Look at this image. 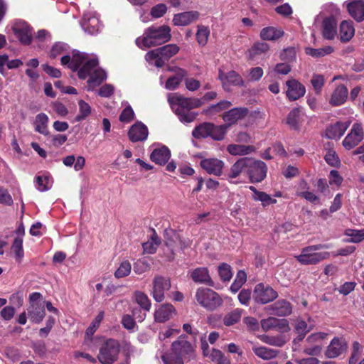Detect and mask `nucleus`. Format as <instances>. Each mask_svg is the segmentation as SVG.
I'll return each mask as SVG.
<instances>
[{
    "label": "nucleus",
    "mask_w": 364,
    "mask_h": 364,
    "mask_svg": "<svg viewBox=\"0 0 364 364\" xmlns=\"http://www.w3.org/2000/svg\"><path fill=\"white\" fill-rule=\"evenodd\" d=\"M171 38V28L166 25H152L144 31L143 36L136 38L135 43L141 49L145 50L164 44Z\"/></svg>",
    "instance_id": "f257e3e1"
},
{
    "label": "nucleus",
    "mask_w": 364,
    "mask_h": 364,
    "mask_svg": "<svg viewBox=\"0 0 364 364\" xmlns=\"http://www.w3.org/2000/svg\"><path fill=\"white\" fill-rule=\"evenodd\" d=\"M328 248L326 244L309 245L302 248L299 255L295 256L296 259L302 265H314L320 262L328 259L330 253L328 252H316V250Z\"/></svg>",
    "instance_id": "f03ea898"
},
{
    "label": "nucleus",
    "mask_w": 364,
    "mask_h": 364,
    "mask_svg": "<svg viewBox=\"0 0 364 364\" xmlns=\"http://www.w3.org/2000/svg\"><path fill=\"white\" fill-rule=\"evenodd\" d=\"M179 49L176 44H167L149 51L145 59L149 63L162 68L171 58L178 53Z\"/></svg>",
    "instance_id": "7ed1b4c3"
},
{
    "label": "nucleus",
    "mask_w": 364,
    "mask_h": 364,
    "mask_svg": "<svg viewBox=\"0 0 364 364\" xmlns=\"http://www.w3.org/2000/svg\"><path fill=\"white\" fill-rule=\"evenodd\" d=\"M197 302L208 311H214L223 304L220 296L209 288L200 287L196 293Z\"/></svg>",
    "instance_id": "20e7f679"
},
{
    "label": "nucleus",
    "mask_w": 364,
    "mask_h": 364,
    "mask_svg": "<svg viewBox=\"0 0 364 364\" xmlns=\"http://www.w3.org/2000/svg\"><path fill=\"white\" fill-rule=\"evenodd\" d=\"M120 352L119 342L112 338L106 340L100 346L97 359L102 364H113Z\"/></svg>",
    "instance_id": "39448f33"
},
{
    "label": "nucleus",
    "mask_w": 364,
    "mask_h": 364,
    "mask_svg": "<svg viewBox=\"0 0 364 364\" xmlns=\"http://www.w3.org/2000/svg\"><path fill=\"white\" fill-rule=\"evenodd\" d=\"M248 164L247 176L250 182L257 183L262 182L267 176V166L261 161L250 157Z\"/></svg>",
    "instance_id": "423d86ee"
},
{
    "label": "nucleus",
    "mask_w": 364,
    "mask_h": 364,
    "mask_svg": "<svg viewBox=\"0 0 364 364\" xmlns=\"http://www.w3.org/2000/svg\"><path fill=\"white\" fill-rule=\"evenodd\" d=\"M278 297V293L272 287L264 283L257 284L254 289L253 299L259 304H266Z\"/></svg>",
    "instance_id": "0eeeda50"
},
{
    "label": "nucleus",
    "mask_w": 364,
    "mask_h": 364,
    "mask_svg": "<svg viewBox=\"0 0 364 364\" xmlns=\"http://www.w3.org/2000/svg\"><path fill=\"white\" fill-rule=\"evenodd\" d=\"M171 348L184 360H190L195 356L194 348L186 336H179L172 343Z\"/></svg>",
    "instance_id": "6e6552de"
},
{
    "label": "nucleus",
    "mask_w": 364,
    "mask_h": 364,
    "mask_svg": "<svg viewBox=\"0 0 364 364\" xmlns=\"http://www.w3.org/2000/svg\"><path fill=\"white\" fill-rule=\"evenodd\" d=\"M153 288L151 296L156 302H161L165 299V291L171 287V279L169 277L156 275L152 282Z\"/></svg>",
    "instance_id": "1a4fd4ad"
},
{
    "label": "nucleus",
    "mask_w": 364,
    "mask_h": 364,
    "mask_svg": "<svg viewBox=\"0 0 364 364\" xmlns=\"http://www.w3.org/2000/svg\"><path fill=\"white\" fill-rule=\"evenodd\" d=\"M364 132L362 125L358 123L353 124L350 132L343 139V146L347 150L355 147L363 139Z\"/></svg>",
    "instance_id": "9d476101"
},
{
    "label": "nucleus",
    "mask_w": 364,
    "mask_h": 364,
    "mask_svg": "<svg viewBox=\"0 0 364 364\" xmlns=\"http://www.w3.org/2000/svg\"><path fill=\"white\" fill-rule=\"evenodd\" d=\"M12 30L19 41L23 45H30L32 42V28L24 21H17Z\"/></svg>",
    "instance_id": "9b49d317"
},
{
    "label": "nucleus",
    "mask_w": 364,
    "mask_h": 364,
    "mask_svg": "<svg viewBox=\"0 0 364 364\" xmlns=\"http://www.w3.org/2000/svg\"><path fill=\"white\" fill-rule=\"evenodd\" d=\"M287 97L290 101H295L303 97L306 93V87L296 79H289L286 81Z\"/></svg>",
    "instance_id": "f8f14e48"
},
{
    "label": "nucleus",
    "mask_w": 364,
    "mask_h": 364,
    "mask_svg": "<svg viewBox=\"0 0 364 364\" xmlns=\"http://www.w3.org/2000/svg\"><path fill=\"white\" fill-rule=\"evenodd\" d=\"M348 343L343 337H335L328 346L325 352L327 358H335L341 355L347 350Z\"/></svg>",
    "instance_id": "ddd939ff"
},
{
    "label": "nucleus",
    "mask_w": 364,
    "mask_h": 364,
    "mask_svg": "<svg viewBox=\"0 0 364 364\" xmlns=\"http://www.w3.org/2000/svg\"><path fill=\"white\" fill-rule=\"evenodd\" d=\"M200 167L208 174L220 176L223 173L224 162L217 158L203 159L200 161Z\"/></svg>",
    "instance_id": "4468645a"
},
{
    "label": "nucleus",
    "mask_w": 364,
    "mask_h": 364,
    "mask_svg": "<svg viewBox=\"0 0 364 364\" xmlns=\"http://www.w3.org/2000/svg\"><path fill=\"white\" fill-rule=\"evenodd\" d=\"M262 329L267 331L274 328L282 333H286L290 331L289 321L285 318H277L275 317H269L261 321Z\"/></svg>",
    "instance_id": "2eb2a0df"
},
{
    "label": "nucleus",
    "mask_w": 364,
    "mask_h": 364,
    "mask_svg": "<svg viewBox=\"0 0 364 364\" xmlns=\"http://www.w3.org/2000/svg\"><path fill=\"white\" fill-rule=\"evenodd\" d=\"M249 113L247 107H235L223 114L222 118L225 122V125L228 128L232 124H236L239 120L245 118Z\"/></svg>",
    "instance_id": "dca6fc26"
},
{
    "label": "nucleus",
    "mask_w": 364,
    "mask_h": 364,
    "mask_svg": "<svg viewBox=\"0 0 364 364\" xmlns=\"http://www.w3.org/2000/svg\"><path fill=\"white\" fill-rule=\"evenodd\" d=\"M218 79L221 81L224 89H227V87L229 85L237 87L245 85L242 77L235 70H230L226 73L220 70L218 73Z\"/></svg>",
    "instance_id": "f3484780"
},
{
    "label": "nucleus",
    "mask_w": 364,
    "mask_h": 364,
    "mask_svg": "<svg viewBox=\"0 0 364 364\" xmlns=\"http://www.w3.org/2000/svg\"><path fill=\"white\" fill-rule=\"evenodd\" d=\"M271 314L284 317L292 313V305L286 299H279L267 308Z\"/></svg>",
    "instance_id": "a211bd4d"
},
{
    "label": "nucleus",
    "mask_w": 364,
    "mask_h": 364,
    "mask_svg": "<svg viewBox=\"0 0 364 364\" xmlns=\"http://www.w3.org/2000/svg\"><path fill=\"white\" fill-rule=\"evenodd\" d=\"M148 134L147 127L141 122L133 124L128 132V136L132 142L145 141L147 139Z\"/></svg>",
    "instance_id": "6ab92c4d"
},
{
    "label": "nucleus",
    "mask_w": 364,
    "mask_h": 364,
    "mask_svg": "<svg viewBox=\"0 0 364 364\" xmlns=\"http://www.w3.org/2000/svg\"><path fill=\"white\" fill-rule=\"evenodd\" d=\"M250 157H242L237 159L230 167L228 173V179H234L237 178L240 174L245 173L247 176L248 164L250 163Z\"/></svg>",
    "instance_id": "aec40b11"
},
{
    "label": "nucleus",
    "mask_w": 364,
    "mask_h": 364,
    "mask_svg": "<svg viewBox=\"0 0 364 364\" xmlns=\"http://www.w3.org/2000/svg\"><path fill=\"white\" fill-rule=\"evenodd\" d=\"M173 100L178 105L177 109H184L185 110H191L194 108L200 107L203 104L201 99L186 97L181 95H176L173 97Z\"/></svg>",
    "instance_id": "412c9836"
},
{
    "label": "nucleus",
    "mask_w": 364,
    "mask_h": 364,
    "mask_svg": "<svg viewBox=\"0 0 364 364\" xmlns=\"http://www.w3.org/2000/svg\"><path fill=\"white\" fill-rule=\"evenodd\" d=\"M200 14L197 11H185L174 15L173 22L174 25L185 26L197 21Z\"/></svg>",
    "instance_id": "4be33fe9"
},
{
    "label": "nucleus",
    "mask_w": 364,
    "mask_h": 364,
    "mask_svg": "<svg viewBox=\"0 0 364 364\" xmlns=\"http://www.w3.org/2000/svg\"><path fill=\"white\" fill-rule=\"evenodd\" d=\"M168 70L174 71L176 74L168 78L165 87L169 90H173L178 87L183 79L188 75V73L186 70L178 67L168 68Z\"/></svg>",
    "instance_id": "5701e85b"
},
{
    "label": "nucleus",
    "mask_w": 364,
    "mask_h": 364,
    "mask_svg": "<svg viewBox=\"0 0 364 364\" xmlns=\"http://www.w3.org/2000/svg\"><path fill=\"white\" fill-rule=\"evenodd\" d=\"M349 126V123L338 121L329 125L326 130V136L331 139H340L345 133Z\"/></svg>",
    "instance_id": "b1692460"
},
{
    "label": "nucleus",
    "mask_w": 364,
    "mask_h": 364,
    "mask_svg": "<svg viewBox=\"0 0 364 364\" xmlns=\"http://www.w3.org/2000/svg\"><path fill=\"white\" fill-rule=\"evenodd\" d=\"M348 95V90L346 86L343 84L339 85L333 90L329 103L333 107L341 106L346 102Z\"/></svg>",
    "instance_id": "393cba45"
},
{
    "label": "nucleus",
    "mask_w": 364,
    "mask_h": 364,
    "mask_svg": "<svg viewBox=\"0 0 364 364\" xmlns=\"http://www.w3.org/2000/svg\"><path fill=\"white\" fill-rule=\"evenodd\" d=\"M27 311L31 321L35 323H41L46 315L44 304H30Z\"/></svg>",
    "instance_id": "a878e982"
},
{
    "label": "nucleus",
    "mask_w": 364,
    "mask_h": 364,
    "mask_svg": "<svg viewBox=\"0 0 364 364\" xmlns=\"http://www.w3.org/2000/svg\"><path fill=\"white\" fill-rule=\"evenodd\" d=\"M191 278L196 283L205 284L210 287L214 284L206 267H198L193 269L191 274Z\"/></svg>",
    "instance_id": "bb28decb"
},
{
    "label": "nucleus",
    "mask_w": 364,
    "mask_h": 364,
    "mask_svg": "<svg viewBox=\"0 0 364 364\" xmlns=\"http://www.w3.org/2000/svg\"><path fill=\"white\" fill-rule=\"evenodd\" d=\"M171 157L170 150L165 146L153 150L150 155L151 160L156 164L165 165Z\"/></svg>",
    "instance_id": "cd10ccee"
},
{
    "label": "nucleus",
    "mask_w": 364,
    "mask_h": 364,
    "mask_svg": "<svg viewBox=\"0 0 364 364\" xmlns=\"http://www.w3.org/2000/svg\"><path fill=\"white\" fill-rule=\"evenodd\" d=\"M176 309L172 304H166L161 305L154 313V318L156 322L164 323L169 320L175 314Z\"/></svg>",
    "instance_id": "c85d7f7f"
},
{
    "label": "nucleus",
    "mask_w": 364,
    "mask_h": 364,
    "mask_svg": "<svg viewBox=\"0 0 364 364\" xmlns=\"http://www.w3.org/2000/svg\"><path fill=\"white\" fill-rule=\"evenodd\" d=\"M350 15L358 22L364 20V1L357 0L349 3L347 6Z\"/></svg>",
    "instance_id": "c756f323"
},
{
    "label": "nucleus",
    "mask_w": 364,
    "mask_h": 364,
    "mask_svg": "<svg viewBox=\"0 0 364 364\" xmlns=\"http://www.w3.org/2000/svg\"><path fill=\"white\" fill-rule=\"evenodd\" d=\"M49 118L45 113L38 114L33 122L34 129L36 132L46 136H50V132L48 129Z\"/></svg>",
    "instance_id": "7c9ffc66"
},
{
    "label": "nucleus",
    "mask_w": 364,
    "mask_h": 364,
    "mask_svg": "<svg viewBox=\"0 0 364 364\" xmlns=\"http://www.w3.org/2000/svg\"><path fill=\"white\" fill-rule=\"evenodd\" d=\"M99 61L97 58L87 60L86 62L77 70V76L81 80H85L98 66Z\"/></svg>",
    "instance_id": "2f4dec72"
},
{
    "label": "nucleus",
    "mask_w": 364,
    "mask_h": 364,
    "mask_svg": "<svg viewBox=\"0 0 364 364\" xmlns=\"http://www.w3.org/2000/svg\"><path fill=\"white\" fill-rule=\"evenodd\" d=\"M284 34L283 30L273 26H267L260 31V38L264 41H277Z\"/></svg>",
    "instance_id": "473e14b6"
},
{
    "label": "nucleus",
    "mask_w": 364,
    "mask_h": 364,
    "mask_svg": "<svg viewBox=\"0 0 364 364\" xmlns=\"http://www.w3.org/2000/svg\"><path fill=\"white\" fill-rule=\"evenodd\" d=\"M252 351L257 357L263 360L273 359L279 353V350H278L258 346H254L252 347Z\"/></svg>",
    "instance_id": "72a5a7b5"
},
{
    "label": "nucleus",
    "mask_w": 364,
    "mask_h": 364,
    "mask_svg": "<svg viewBox=\"0 0 364 364\" xmlns=\"http://www.w3.org/2000/svg\"><path fill=\"white\" fill-rule=\"evenodd\" d=\"M355 29L352 21H343L340 24L339 34L342 42H348L354 36Z\"/></svg>",
    "instance_id": "f704fd0d"
},
{
    "label": "nucleus",
    "mask_w": 364,
    "mask_h": 364,
    "mask_svg": "<svg viewBox=\"0 0 364 364\" xmlns=\"http://www.w3.org/2000/svg\"><path fill=\"white\" fill-rule=\"evenodd\" d=\"M82 27L88 33L91 35L95 34L100 28V20L95 16H84Z\"/></svg>",
    "instance_id": "c9c22d12"
},
{
    "label": "nucleus",
    "mask_w": 364,
    "mask_h": 364,
    "mask_svg": "<svg viewBox=\"0 0 364 364\" xmlns=\"http://www.w3.org/2000/svg\"><path fill=\"white\" fill-rule=\"evenodd\" d=\"M323 36L328 40H332L336 35V23L333 18H327L323 21Z\"/></svg>",
    "instance_id": "e433bc0d"
},
{
    "label": "nucleus",
    "mask_w": 364,
    "mask_h": 364,
    "mask_svg": "<svg viewBox=\"0 0 364 364\" xmlns=\"http://www.w3.org/2000/svg\"><path fill=\"white\" fill-rule=\"evenodd\" d=\"M227 151L233 156H245L255 151V147L251 145H241L232 144L228 146Z\"/></svg>",
    "instance_id": "4c0bfd02"
},
{
    "label": "nucleus",
    "mask_w": 364,
    "mask_h": 364,
    "mask_svg": "<svg viewBox=\"0 0 364 364\" xmlns=\"http://www.w3.org/2000/svg\"><path fill=\"white\" fill-rule=\"evenodd\" d=\"M269 49V46L264 42H256L247 50L248 58L250 60L255 59L257 56L261 55Z\"/></svg>",
    "instance_id": "58836bf2"
},
{
    "label": "nucleus",
    "mask_w": 364,
    "mask_h": 364,
    "mask_svg": "<svg viewBox=\"0 0 364 364\" xmlns=\"http://www.w3.org/2000/svg\"><path fill=\"white\" fill-rule=\"evenodd\" d=\"M211 127V122H203L193 129L192 136L196 139H205L210 137Z\"/></svg>",
    "instance_id": "ea45409f"
},
{
    "label": "nucleus",
    "mask_w": 364,
    "mask_h": 364,
    "mask_svg": "<svg viewBox=\"0 0 364 364\" xmlns=\"http://www.w3.org/2000/svg\"><path fill=\"white\" fill-rule=\"evenodd\" d=\"M87 60H88L87 54L78 50H74L73 52L71 63H70V69L73 72L77 71Z\"/></svg>",
    "instance_id": "a19ab883"
},
{
    "label": "nucleus",
    "mask_w": 364,
    "mask_h": 364,
    "mask_svg": "<svg viewBox=\"0 0 364 364\" xmlns=\"http://www.w3.org/2000/svg\"><path fill=\"white\" fill-rule=\"evenodd\" d=\"M231 105L232 104L230 101L223 100L215 105H212L206 109H204L203 114L208 116L215 115L223 110L230 108Z\"/></svg>",
    "instance_id": "79ce46f5"
},
{
    "label": "nucleus",
    "mask_w": 364,
    "mask_h": 364,
    "mask_svg": "<svg viewBox=\"0 0 364 364\" xmlns=\"http://www.w3.org/2000/svg\"><path fill=\"white\" fill-rule=\"evenodd\" d=\"M89 77L88 85L96 87L99 86L107 78V74L105 70L97 67Z\"/></svg>",
    "instance_id": "37998d69"
},
{
    "label": "nucleus",
    "mask_w": 364,
    "mask_h": 364,
    "mask_svg": "<svg viewBox=\"0 0 364 364\" xmlns=\"http://www.w3.org/2000/svg\"><path fill=\"white\" fill-rule=\"evenodd\" d=\"M228 129V125H215L212 123L210 137L214 141H222L225 139Z\"/></svg>",
    "instance_id": "c03bdc74"
},
{
    "label": "nucleus",
    "mask_w": 364,
    "mask_h": 364,
    "mask_svg": "<svg viewBox=\"0 0 364 364\" xmlns=\"http://www.w3.org/2000/svg\"><path fill=\"white\" fill-rule=\"evenodd\" d=\"M242 312V309L237 308L226 314L223 318V323L226 326H230L238 323L241 319Z\"/></svg>",
    "instance_id": "a18cd8bd"
},
{
    "label": "nucleus",
    "mask_w": 364,
    "mask_h": 364,
    "mask_svg": "<svg viewBox=\"0 0 364 364\" xmlns=\"http://www.w3.org/2000/svg\"><path fill=\"white\" fill-rule=\"evenodd\" d=\"M164 364H184L185 360L177 355L171 348L164 353L161 356Z\"/></svg>",
    "instance_id": "49530a36"
},
{
    "label": "nucleus",
    "mask_w": 364,
    "mask_h": 364,
    "mask_svg": "<svg viewBox=\"0 0 364 364\" xmlns=\"http://www.w3.org/2000/svg\"><path fill=\"white\" fill-rule=\"evenodd\" d=\"M79 113L75 118V122H80L85 120L92 112L90 105L82 100L78 101Z\"/></svg>",
    "instance_id": "de8ad7c7"
},
{
    "label": "nucleus",
    "mask_w": 364,
    "mask_h": 364,
    "mask_svg": "<svg viewBox=\"0 0 364 364\" xmlns=\"http://www.w3.org/2000/svg\"><path fill=\"white\" fill-rule=\"evenodd\" d=\"M11 250L15 254V259L18 262H21L24 256V252L23 249V238L21 237H16L13 242L11 245Z\"/></svg>",
    "instance_id": "09e8293b"
},
{
    "label": "nucleus",
    "mask_w": 364,
    "mask_h": 364,
    "mask_svg": "<svg viewBox=\"0 0 364 364\" xmlns=\"http://www.w3.org/2000/svg\"><path fill=\"white\" fill-rule=\"evenodd\" d=\"M334 50L333 48L330 46H327L320 48H306L305 52L307 55H311L314 58H320L326 55L331 54Z\"/></svg>",
    "instance_id": "8fccbe9b"
},
{
    "label": "nucleus",
    "mask_w": 364,
    "mask_h": 364,
    "mask_svg": "<svg viewBox=\"0 0 364 364\" xmlns=\"http://www.w3.org/2000/svg\"><path fill=\"white\" fill-rule=\"evenodd\" d=\"M134 297L136 303L139 305L140 308L146 311H149L151 309V303L148 296L140 291L134 292Z\"/></svg>",
    "instance_id": "3c124183"
},
{
    "label": "nucleus",
    "mask_w": 364,
    "mask_h": 364,
    "mask_svg": "<svg viewBox=\"0 0 364 364\" xmlns=\"http://www.w3.org/2000/svg\"><path fill=\"white\" fill-rule=\"evenodd\" d=\"M247 281V274L244 270H240L236 274V277L231 284L230 289L232 293L237 292L242 285Z\"/></svg>",
    "instance_id": "603ef678"
},
{
    "label": "nucleus",
    "mask_w": 364,
    "mask_h": 364,
    "mask_svg": "<svg viewBox=\"0 0 364 364\" xmlns=\"http://www.w3.org/2000/svg\"><path fill=\"white\" fill-rule=\"evenodd\" d=\"M299 108L292 109L287 115L286 122L293 129H299V118L300 115Z\"/></svg>",
    "instance_id": "864d4df0"
},
{
    "label": "nucleus",
    "mask_w": 364,
    "mask_h": 364,
    "mask_svg": "<svg viewBox=\"0 0 364 364\" xmlns=\"http://www.w3.org/2000/svg\"><path fill=\"white\" fill-rule=\"evenodd\" d=\"M159 244L160 240L154 232V235L151 237V240L143 243L142 246L144 252L148 254H154L156 252Z\"/></svg>",
    "instance_id": "5fc2aeb1"
},
{
    "label": "nucleus",
    "mask_w": 364,
    "mask_h": 364,
    "mask_svg": "<svg viewBox=\"0 0 364 364\" xmlns=\"http://www.w3.org/2000/svg\"><path fill=\"white\" fill-rule=\"evenodd\" d=\"M176 114L181 122L191 123L195 120L198 113L191 112V110H185L184 109H176Z\"/></svg>",
    "instance_id": "6e6d98bb"
},
{
    "label": "nucleus",
    "mask_w": 364,
    "mask_h": 364,
    "mask_svg": "<svg viewBox=\"0 0 364 364\" xmlns=\"http://www.w3.org/2000/svg\"><path fill=\"white\" fill-rule=\"evenodd\" d=\"M260 340L269 345L282 347L286 343V340L282 336H270L263 335L260 337Z\"/></svg>",
    "instance_id": "4d7b16f0"
},
{
    "label": "nucleus",
    "mask_w": 364,
    "mask_h": 364,
    "mask_svg": "<svg viewBox=\"0 0 364 364\" xmlns=\"http://www.w3.org/2000/svg\"><path fill=\"white\" fill-rule=\"evenodd\" d=\"M209 358L215 364H230V359L225 357L222 351L215 348L212 349Z\"/></svg>",
    "instance_id": "13d9d810"
},
{
    "label": "nucleus",
    "mask_w": 364,
    "mask_h": 364,
    "mask_svg": "<svg viewBox=\"0 0 364 364\" xmlns=\"http://www.w3.org/2000/svg\"><path fill=\"white\" fill-rule=\"evenodd\" d=\"M345 235L350 237L348 241L353 243H359L364 240V228L362 230L347 229Z\"/></svg>",
    "instance_id": "bf43d9fd"
},
{
    "label": "nucleus",
    "mask_w": 364,
    "mask_h": 364,
    "mask_svg": "<svg viewBox=\"0 0 364 364\" xmlns=\"http://www.w3.org/2000/svg\"><path fill=\"white\" fill-rule=\"evenodd\" d=\"M210 35V30L207 26H198L196 33V39L200 46L206 45Z\"/></svg>",
    "instance_id": "052dcab7"
},
{
    "label": "nucleus",
    "mask_w": 364,
    "mask_h": 364,
    "mask_svg": "<svg viewBox=\"0 0 364 364\" xmlns=\"http://www.w3.org/2000/svg\"><path fill=\"white\" fill-rule=\"evenodd\" d=\"M131 269L132 266L130 262L127 260L123 261L115 271L114 277L117 279L125 277L130 274Z\"/></svg>",
    "instance_id": "680f3d73"
},
{
    "label": "nucleus",
    "mask_w": 364,
    "mask_h": 364,
    "mask_svg": "<svg viewBox=\"0 0 364 364\" xmlns=\"http://www.w3.org/2000/svg\"><path fill=\"white\" fill-rule=\"evenodd\" d=\"M151 269L149 262L145 259H139L134 263L133 266L134 272L137 274H141L144 272H148Z\"/></svg>",
    "instance_id": "e2e57ef3"
},
{
    "label": "nucleus",
    "mask_w": 364,
    "mask_h": 364,
    "mask_svg": "<svg viewBox=\"0 0 364 364\" xmlns=\"http://www.w3.org/2000/svg\"><path fill=\"white\" fill-rule=\"evenodd\" d=\"M311 85L316 95H319L325 84L324 77L322 75L314 74L311 80Z\"/></svg>",
    "instance_id": "0e129e2a"
},
{
    "label": "nucleus",
    "mask_w": 364,
    "mask_h": 364,
    "mask_svg": "<svg viewBox=\"0 0 364 364\" xmlns=\"http://www.w3.org/2000/svg\"><path fill=\"white\" fill-rule=\"evenodd\" d=\"M218 273L223 282L230 281L232 277L231 267L227 263H222L218 267Z\"/></svg>",
    "instance_id": "69168bd1"
},
{
    "label": "nucleus",
    "mask_w": 364,
    "mask_h": 364,
    "mask_svg": "<svg viewBox=\"0 0 364 364\" xmlns=\"http://www.w3.org/2000/svg\"><path fill=\"white\" fill-rule=\"evenodd\" d=\"M252 199L255 201H260L263 207H266L277 203L276 199L272 198L269 194L264 191L258 193L257 196H252Z\"/></svg>",
    "instance_id": "338daca9"
},
{
    "label": "nucleus",
    "mask_w": 364,
    "mask_h": 364,
    "mask_svg": "<svg viewBox=\"0 0 364 364\" xmlns=\"http://www.w3.org/2000/svg\"><path fill=\"white\" fill-rule=\"evenodd\" d=\"M105 316V313L103 311H101L98 313L94 320L92 321L91 325L87 328L86 334L87 336H92L94 334L97 328L100 326V323L103 320Z\"/></svg>",
    "instance_id": "774afa93"
}]
</instances>
